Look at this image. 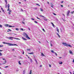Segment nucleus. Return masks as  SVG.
Instances as JSON below:
<instances>
[{
	"instance_id": "1",
	"label": "nucleus",
	"mask_w": 74,
	"mask_h": 74,
	"mask_svg": "<svg viewBox=\"0 0 74 74\" xmlns=\"http://www.w3.org/2000/svg\"><path fill=\"white\" fill-rule=\"evenodd\" d=\"M23 35L24 36H26V37L27 38H28V39H30V38H29V36H28V35H27V34H26V33L25 32L24 33H23Z\"/></svg>"
},
{
	"instance_id": "2",
	"label": "nucleus",
	"mask_w": 74,
	"mask_h": 74,
	"mask_svg": "<svg viewBox=\"0 0 74 74\" xmlns=\"http://www.w3.org/2000/svg\"><path fill=\"white\" fill-rule=\"evenodd\" d=\"M7 44H8V45H9L10 46H12L13 45H16V46H17V45L15 44H12L11 43H7Z\"/></svg>"
},
{
	"instance_id": "3",
	"label": "nucleus",
	"mask_w": 74,
	"mask_h": 74,
	"mask_svg": "<svg viewBox=\"0 0 74 74\" xmlns=\"http://www.w3.org/2000/svg\"><path fill=\"white\" fill-rule=\"evenodd\" d=\"M7 44H8V45H9L10 46H12L13 45H16V46H17V45L15 44H12L11 43H7Z\"/></svg>"
},
{
	"instance_id": "4",
	"label": "nucleus",
	"mask_w": 74,
	"mask_h": 74,
	"mask_svg": "<svg viewBox=\"0 0 74 74\" xmlns=\"http://www.w3.org/2000/svg\"><path fill=\"white\" fill-rule=\"evenodd\" d=\"M5 26H6V27H15L14 26L10 25L8 24L5 25Z\"/></svg>"
},
{
	"instance_id": "5",
	"label": "nucleus",
	"mask_w": 74,
	"mask_h": 74,
	"mask_svg": "<svg viewBox=\"0 0 74 74\" xmlns=\"http://www.w3.org/2000/svg\"><path fill=\"white\" fill-rule=\"evenodd\" d=\"M66 47H71V46L70 45L69 43H66Z\"/></svg>"
},
{
	"instance_id": "6",
	"label": "nucleus",
	"mask_w": 74,
	"mask_h": 74,
	"mask_svg": "<svg viewBox=\"0 0 74 74\" xmlns=\"http://www.w3.org/2000/svg\"><path fill=\"white\" fill-rule=\"evenodd\" d=\"M70 11H67V16H69V13H70Z\"/></svg>"
},
{
	"instance_id": "7",
	"label": "nucleus",
	"mask_w": 74,
	"mask_h": 74,
	"mask_svg": "<svg viewBox=\"0 0 74 74\" xmlns=\"http://www.w3.org/2000/svg\"><path fill=\"white\" fill-rule=\"evenodd\" d=\"M69 53L70 54H71V55H73V53L71 50H70L69 51Z\"/></svg>"
},
{
	"instance_id": "8",
	"label": "nucleus",
	"mask_w": 74,
	"mask_h": 74,
	"mask_svg": "<svg viewBox=\"0 0 74 74\" xmlns=\"http://www.w3.org/2000/svg\"><path fill=\"white\" fill-rule=\"evenodd\" d=\"M3 51V50H0V52H2ZM3 56V54H2V53H1L0 52V56Z\"/></svg>"
},
{
	"instance_id": "9",
	"label": "nucleus",
	"mask_w": 74,
	"mask_h": 74,
	"mask_svg": "<svg viewBox=\"0 0 74 74\" xmlns=\"http://www.w3.org/2000/svg\"><path fill=\"white\" fill-rule=\"evenodd\" d=\"M62 44H63V45H64V46H66V45L67 44V43H66L65 42H62Z\"/></svg>"
},
{
	"instance_id": "10",
	"label": "nucleus",
	"mask_w": 74,
	"mask_h": 74,
	"mask_svg": "<svg viewBox=\"0 0 74 74\" xmlns=\"http://www.w3.org/2000/svg\"><path fill=\"white\" fill-rule=\"evenodd\" d=\"M56 29H57V31L58 32V33H59V30L58 28L57 27H56Z\"/></svg>"
},
{
	"instance_id": "11",
	"label": "nucleus",
	"mask_w": 74,
	"mask_h": 74,
	"mask_svg": "<svg viewBox=\"0 0 74 74\" xmlns=\"http://www.w3.org/2000/svg\"><path fill=\"white\" fill-rule=\"evenodd\" d=\"M13 38H14L12 37H9V39L11 40V39H13Z\"/></svg>"
},
{
	"instance_id": "12",
	"label": "nucleus",
	"mask_w": 74,
	"mask_h": 74,
	"mask_svg": "<svg viewBox=\"0 0 74 74\" xmlns=\"http://www.w3.org/2000/svg\"><path fill=\"white\" fill-rule=\"evenodd\" d=\"M22 39H23V40H25L26 41V40H26V39L25 38L23 37H22Z\"/></svg>"
},
{
	"instance_id": "13",
	"label": "nucleus",
	"mask_w": 74,
	"mask_h": 74,
	"mask_svg": "<svg viewBox=\"0 0 74 74\" xmlns=\"http://www.w3.org/2000/svg\"><path fill=\"white\" fill-rule=\"evenodd\" d=\"M28 54H31V55H33V53H32V52H31V53H28Z\"/></svg>"
},
{
	"instance_id": "14",
	"label": "nucleus",
	"mask_w": 74,
	"mask_h": 74,
	"mask_svg": "<svg viewBox=\"0 0 74 74\" xmlns=\"http://www.w3.org/2000/svg\"><path fill=\"white\" fill-rule=\"evenodd\" d=\"M29 60H30V61L31 62H32V59L29 58Z\"/></svg>"
},
{
	"instance_id": "15",
	"label": "nucleus",
	"mask_w": 74,
	"mask_h": 74,
	"mask_svg": "<svg viewBox=\"0 0 74 74\" xmlns=\"http://www.w3.org/2000/svg\"><path fill=\"white\" fill-rule=\"evenodd\" d=\"M14 38V39H15L16 40H20V39L17 38Z\"/></svg>"
},
{
	"instance_id": "16",
	"label": "nucleus",
	"mask_w": 74,
	"mask_h": 74,
	"mask_svg": "<svg viewBox=\"0 0 74 74\" xmlns=\"http://www.w3.org/2000/svg\"><path fill=\"white\" fill-rule=\"evenodd\" d=\"M35 61L36 62V63L37 64V63H38V62H37V60L35 59Z\"/></svg>"
},
{
	"instance_id": "17",
	"label": "nucleus",
	"mask_w": 74,
	"mask_h": 74,
	"mask_svg": "<svg viewBox=\"0 0 74 74\" xmlns=\"http://www.w3.org/2000/svg\"><path fill=\"white\" fill-rule=\"evenodd\" d=\"M34 22L35 23H38V22H37L36 21H34Z\"/></svg>"
},
{
	"instance_id": "18",
	"label": "nucleus",
	"mask_w": 74,
	"mask_h": 74,
	"mask_svg": "<svg viewBox=\"0 0 74 74\" xmlns=\"http://www.w3.org/2000/svg\"><path fill=\"white\" fill-rule=\"evenodd\" d=\"M8 8H10V4H8Z\"/></svg>"
},
{
	"instance_id": "19",
	"label": "nucleus",
	"mask_w": 74,
	"mask_h": 74,
	"mask_svg": "<svg viewBox=\"0 0 74 74\" xmlns=\"http://www.w3.org/2000/svg\"><path fill=\"white\" fill-rule=\"evenodd\" d=\"M57 34L58 35V36L59 37V38L60 37V35H59V34H58V33H57Z\"/></svg>"
},
{
	"instance_id": "20",
	"label": "nucleus",
	"mask_w": 74,
	"mask_h": 74,
	"mask_svg": "<svg viewBox=\"0 0 74 74\" xmlns=\"http://www.w3.org/2000/svg\"><path fill=\"white\" fill-rule=\"evenodd\" d=\"M51 52H52L53 53H55V52H54V51H53V50H51Z\"/></svg>"
},
{
	"instance_id": "21",
	"label": "nucleus",
	"mask_w": 74,
	"mask_h": 74,
	"mask_svg": "<svg viewBox=\"0 0 74 74\" xmlns=\"http://www.w3.org/2000/svg\"><path fill=\"white\" fill-rule=\"evenodd\" d=\"M53 4H51V7H52V8H53Z\"/></svg>"
},
{
	"instance_id": "22",
	"label": "nucleus",
	"mask_w": 74,
	"mask_h": 74,
	"mask_svg": "<svg viewBox=\"0 0 74 74\" xmlns=\"http://www.w3.org/2000/svg\"><path fill=\"white\" fill-rule=\"evenodd\" d=\"M62 63H63V62H59V64H62Z\"/></svg>"
},
{
	"instance_id": "23",
	"label": "nucleus",
	"mask_w": 74,
	"mask_h": 74,
	"mask_svg": "<svg viewBox=\"0 0 74 74\" xmlns=\"http://www.w3.org/2000/svg\"><path fill=\"white\" fill-rule=\"evenodd\" d=\"M29 74H32V70H30Z\"/></svg>"
},
{
	"instance_id": "24",
	"label": "nucleus",
	"mask_w": 74,
	"mask_h": 74,
	"mask_svg": "<svg viewBox=\"0 0 74 74\" xmlns=\"http://www.w3.org/2000/svg\"><path fill=\"white\" fill-rule=\"evenodd\" d=\"M36 5H38V6H39V7H40V5H39V4L37 3L36 4Z\"/></svg>"
},
{
	"instance_id": "25",
	"label": "nucleus",
	"mask_w": 74,
	"mask_h": 74,
	"mask_svg": "<svg viewBox=\"0 0 74 74\" xmlns=\"http://www.w3.org/2000/svg\"><path fill=\"white\" fill-rule=\"evenodd\" d=\"M25 70H24L23 71V74H25Z\"/></svg>"
},
{
	"instance_id": "26",
	"label": "nucleus",
	"mask_w": 74,
	"mask_h": 74,
	"mask_svg": "<svg viewBox=\"0 0 74 74\" xmlns=\"http://www.w3.org/2000/svg\"><path fill=\"white\" fill-rule=\"evenodd\" d=\"M16 30H17V31H19V29L18 28H16Z\"/></svg>"
},
{
	"instance_id": "27",
	"label": "nucleus",
	"mask_w": 74,
	"mask_h": 74,
	"mask_svg": "<svg viewBox=\"0 0 74 74\" xmlns=\"http://www.w3.org/2000/svg\"><path fill=\"white\" fill-rule=\"evenodd\" d=\"M40 10L41 11H43V10H42L41 8H40Z\"/></svg>"
},
{
	"instance_id": "28",
	"label": "nucleus",
	"mask_w": 74,
	"mask_h": 74,
	"mask_svg": "<svg viewBox=\"0 0 74 74\" xmlns=\"http://www.w3.org/2000/svg\"><path fill=\"white\" fill-rule=\"evenodd\" d=\"M3 45H0V48H1V47H3Z\"/></svg>"
},
{
	"instance_id": "29",
	"label": "nucleus",
	"mask_w": 74,
	"mask_h": 74,
	"mask_svg": "<svg viewBox=\"0 0 74 74\" xmlns=\"http://www.w3.org/2000/svg\"><path fill=\"white\" fill-rule=\"evenodd\" d=\"M9 12H10V13H11L12 12L11 10H9Z\"/></svg>"
},
{
	"instance_id": "30",
	"label": "nucleus",
	"mask_w": 74,
	"mask_h": 74,
	"mask_svg": "<svg viewBox=\"0 0 74 74\" xmlns=\"http://www.w3.org/2000/svg\"><path fill=\"white\" fill-rule=\"evenodd\" d=\"M3 44H7V43H6L5 42H3Z\"/></svg>"
},
{
	"instance_id": "31",
	"label": "nucleus",
	"mask_w": 74,
	"mask_h": 74,
	"mask_svg": "<svg viewBox=\"0 0 74 74\" xmlns=\"http://www.w3.org/2000/svg\"><path fill=\"white\" fill-rule=\"evenodd\" d=\"M41 54H42V56H45V55H44V54H43L42 53H41Z\"/></svg>"
},
{
	"instance_id": "32",
	"label": "nucleus",
	"mask_w": 74,
	"mask_h": 74,
	"mask_svg": "<svg viewBox=\"0 0 74 74\" xmlns=\"http://www.w3.org/2000/svg\"><path fill=\"white\" fill-rule=\"evenodd\" d=\"M42 30L43 31H44V32H45V30H44V29H42Z\"/></svg>"
},
{
	"instance_id": "33",
	"label": "nucleus",
	"mask_w": 74,
	"mask_h": 74,
	"mask_svg": "<svg viewBox=\"0 0 74 74\" xmlns=\"http://www.w3.org/2000/svg\"><path fill=\"white\" fill-rule=\"evenodd\" d=\"M55 53V55H56V56H58V54L56 53Z\"/></svg>"
},
{
	"instance_id": "34",
	"label": "nucleus",
	"mask_w": 74,
	"mask_h": 74,
	"mask_svg": "<svg viewBox=\"0 0 74 74\" xmlns=\"http://www.w3.org/2000/svg\"><path fill=\"white\" fill-rule=\"evenodd\" d=\"M50 45L51 47H52V44L51 43H50Z\"/></svg>"
},
{
	"instance_id": "35",
	"label": "nucleus",
	"mask_w": 74,
	"mask_h": 74,
	"mask_svg": "<svg viewBox=\"0 0 74 74\" xmlns=\"http://www.w3.org/2000/svg\"><path fill=\"white\" fill-rule=\"evenodd\" d=\"M41 16V17H43V18H44V16Z\"/></svg>"
},
{
	"instance_id": "36",
	"label": "nucleus",
	"mask_w": 74,
	"mask_h": 74,
	"mask_svg": "<svg viewBox=\"0 0 74 74\" xmlns=\"http://www.w3.org/2000/svg\"><path fill=\"white\" fill-rule=\"evenodd\" d=\"M20 61H19V62H18V63H19V64H20V65H21V63H20Z\"/></svg>"
},
{
	"instance_id": "37",
	"label": "nucleus",
	"mask_w": 74,
	"mask_h": 74,
	"mask_svg": "<svg viewBox=\"0 0 74 74\" xmlns=\"http://www.w3.org/2000/svg\"><path fill=\"white\" fill-rule=\"evenodd\" d=\"M8 66H5V68H8Z\"/></svg>"
},
{
	"instance_id": "38",
	"label": "nucleus",
	"mask_w": 74,
	"mask_h": 74,
	"mask_svg": "<svg viewBox=\"0 0 74 74\" xmlns=\"http://www.w3.org/2000/svg\"><path fill=\"white\" fill-rule=\"evenodd\" d=\"M22 23H23V24H25V22H23V21H22Z\"/></svg>"
},
{
	"instance_id": "39",
	"label": "nucleus",
	"mask_w": 74,
	"mask_h": 74,
	"mask_svg": "<svg viewBox=\"0 0 74 74\" xmlns=\"http://www.w3.org/2000/svg\"><path fill=\"white\" fill-rule=\"evenodd\" d=\"M27 51H30V49H27Z\"/></svg>"
},
{
	"instance_id": "40",
	"label": "nucleus",
	"mask_w": 74,
	"mask_h": 74,
	"mask_svg": "<svg viewBox=\"0 0 74 74\" xmlns=\"http://www.w3.org/2000/svg\"><path fill=\"white\" fill-rule=\"evenodd\" d=\"M52 25L53 27H55V25H54V24H52Z\"/></svg>"
},
{
	"instance_id": "41",
	"label": "nucleus",
	"mask_w": 74,
	"mask_h": 74,
	"mask_svg": "<svg viewBox=\"0 0 74 74\" xmlns=\"http://www.w3.org/2000/svg\"><path fill=\"white\" fill-rule=\"evenodd\" d=\"M7 4H6L5 5V8H7Z\"/></svg>"
},
{
	"instance_id": "42",
	"label": "nucleus",
	"mask_w": 74,
	"mask_h": 74,
	"mask_svg": "<svg viewBox=\"0 0 74 74\" xmlns=\"http://www.w3.org/2000/svg\"><path fill=\"white\" fill-rule=\"evenodd\" d=\"M5 2H7V0H5Z\"/></svg>"
},
{
	"instance_id": "43",
	"label": "nucleus",
	"mask_w": 74,
	"mask_h": 74,
	"mask_svg": "<svg viewBox=\"0 0 74 74\" xmlns=\"http://www.w3.org/2000/svg\"><path fill=\"white\" fill-rule=\"evenodd\" d=\"M2 11H3V12L5 13V12H4V10H2Z\"/></svg>"
},
{
	"instance_id": "44",
	"label": "nucleus",
	"mask_w": 74,
	"mask_h": 74,
	"mask_svg": "<svg viewBox=\"0 0 74 74\" xmlns=\"http://www.w3.org/2000/svg\"><path fill=\"white\" fill-rule=\"evenodd\" d=\"M47 3L48 4H49V2L47 1Z\"/></svg>"
},
{
	"instance_id": "45",
	"label": "nucleus",
	"mask_w": 74,
	"mask_h": 74,
	"mask_svg": "<svg viewBox=\"0 0 74 74\" xmlns=\"http://www.w3.org/2000/svg\"><path fill=\"white\" fill-rule=\"evenodd\" d=\"M21 30L23 31V28H21Z\"/></svg>"
},
{
	"instance_id": "46",
	"label": "nucleus",
	"mask_w": 74,
	"mask_h": 74,
	"mask_svg": "<svg viewBox=\"0 0 74 74\" xmlns=\"http://www.w3.org/2000/svg\"><path fill=\"white\" fill-rule=\"evenodd\" d=\"M64 3V1H62L61 2V3Z\"/></svg>"
},
{
	"instance_id": "47",
	"label": "nucleus",
	"mask_w": 74,
	"mask_h": 74,
	"mask_svg": "<svg viewBox=\"0 0 74 74\" xmlns=\"http://www.w3.org/2000/svg\"><path fill=\"white\" fill-rule=\"evenodd\" d=\"M8 13L9 14V15H10V14H11V13L10 12Z\"/></svg>"
},
{
	"instance_id": "48",
	"label": "nucleus",
	"mask_w": 74,
	"mask_h": 74,
	"mask_svg": "<svg viewBox=\"0 0 74 74\" xmlns=\"http://www.w3.org/2000/svg\"><path fill=\"white\" fill-rule=\"evenodd\" d=\"M7 38H8V39H9V37H8L7 36L6 37Z\"/></svg>"
},
{
	"instance_id": "49",
	"label": "nucleus",
	"mask_w": 74,
	"mask_h": 74,
	"mask_svg": "<svg viewBox=\"0 0 74 74\" xmlns=\"http://www.w3.org/2000/svg\"><path fill=\"white\" fill-rule=\"evenodd\" d=\"M73 12H74V11L72 12H71V14H73Z\"/></svg>"
},
{
	"instance_id": "50",
	"label": "nucleus",
	"mask_w": 74,
	"mask_h": 74,
	"mask_svg": "<svg viewBox=\"0 0 74 74\" xmlns=\"http://www.w3.org/2000/svg\"><path fill=\"white\" fill-rule=\"evenodd\" d=\"M37 18H38V19H40H40L39 18H38V17H37Z\"/></svg>"
},
{
	"instance_id": "51",
	"label": "nucleus",
	"mask_w": 74,
	"mask_h": 74,
	"mask_svg": "<svg viewBox=\"0 0 74 74\" xmlns=\"http://www.w3.org/2000/svg\"><path fill=\"white\" fill-rule=\"evenodd\" d=\"M0 27H2V25H1L0 24Z\"/></svg>"
},
{
	"instance_id": "52",
	"label": "nucleus",
	"mask_w": 74,
	"mask_h": 74,
	"mask_svg": "<svg viewBox=\"0 0 74 74\" xmlns=\"http://www.w3.org/2000/svg\"><path fill=\"white\" fill-rule=\"evenodd\" d=\"M10 10V8H8V11H9Z\"/></svg>"
},
{
	"instance_id": "53",
	"label": "nucleus",
	"mask_w": 74,
	"mask_h": 74,
	"mask_svg": "<svg viewBox=\"0 0 74 74\" xmlns=\"http://www.w3.org/2000/svg\"><path fill=\"white\" fill-rule=\"evenodd\" d=\"M53 14L54 15H56V14L54 13H53Z\"/></svg>"
},
{
	"instance_id": "54",
	"label": "nucleus",
	"mask_w": 74,
	"mask_h": 74,
	"mask_svg": "<svg viewBox=\"0 0 74 74\" xmlns=\"http://www.w3.org/2000/svg\"><path fill=\"white\" fill-rule=\"evenodd\" d=\"M49 66L50 67H51V65L49 64Z\"/></svg>"
},
{
	"instance_id": "55",
	"label": "nucleus",
	"mask_w": 74,
	"mask_h": 74,
	"mask_svg": "<svg viewBox=\"0 0 74 74\" xmlns=\"http://www.w3.org/2000/svg\"><path fill=\"white\" fill-rule=\"evenodd\" d=\"M28 29L29 30H30V28H28Z\"/></svg>"
},
{
	"instance_id": "56",
	"label": "nucleus",
	"mask_w": 74,
	"mask_h": 74,
	"mask_svg": "<svg viewBox=\"0 0 74 74\" xmlns=\"http://www.w3.org/2000/svg\"><path fill=\"white\" fill-rule=\"evenodd\" d=\"M8 30H9L10 31H11V30L10 29H8Z\"/></svg>"
},
{
	"instance_id": "57",
	"label": "nucleus",
	"mask_w": 74,
	"mask_h": 74,
	"mask_svg": "<svg viewBox=\"0 0 74 74\" xmlns=\"http://www.w3.org/2000/svg\"><path fill=\"white\" fill-rule=\"evenodd\" d=\"M1 10H3V8H1Z\"/></svg>"
},
{
	"instance_id": "58",
	"label": "nucleus",
	"mask_w": 74,
	"mask_h": 74,
	"mask_svg": "<svg viewBox=\"0 0 74 74\" xmlns=\"http://www.w3.org/2000/svg\"><path fill=\"white\" fill-rule=\"evenodd\" d=\"M21 11H23V10H22V9H21Z\"/></svg>"
},
{
	"instance_id": "59",
	"label": "nucleus",
	"mask_w": 74,
	"mask_h": 74,
	"mask_svg": "<svg viewBox=\"0 0 74 74\" xmlns=\"http://www.w3.org/2000/svg\"><path fill=\"white\" fill-rule=\"evenodd\" d=\"M14 49H12V51H14Z\"/></svg>"
},
{
	"instance_id": "60",
	"label": "nucleus",
	"mask_w": 74,
	"mask_h": 74,
	"mask_svg": "<svg viewBox=\"0 0 74 74\" xmlns=\"http://www.w3.org/2000/svg\"><path fill=\"white\" fill-rule=\"evenodd\" d=\"M23 54H24V51H23Z\"/></svg>"
},
{
	"instance_id": "61",
	"label": "nucleus",
	"mask_w": 74,
	"mask_h": 74,
	"mask_svg": "<svg viewBox=\"0 0 74 74\" xmlns=\"http://www.w3.org/2000/svg\"><path fill=\"white\" fill-rule=\"evenodd\" d=\"M2 59H3V60H5V59H4V58H3Z\"/></svg>"
},
{
	"instance_id": "62",
	"label": "nucleus",
	"mask_w": 74,
	"mask_h": 74,
	"mask_svg": "<svg viewBox=\"0 0 74 74\" xmlns=\"http://www.w3.org/2000/svg\"><path fill=\"white\" fill-rule=\"evenodd\" d=\"M5 63H6V60H5Z\"/></svg>"
},
{
	"instance_id": "63",
	"label": "nucleus",
	"mask_w": 74,
	"mask_h": 74,
	"mask_svg": "<svg viewBox=\"0 0 74 74\" xmlns=\"http://www.w3.org/2000/svg\"><path fill=\"white\" fill-rule=\"evenodd\" d=\"M40 67H42V65H40Z\"/></svg>"
},
{
	"instance_id": "64",
	"label": "nucleus",
	"mask_w": 74,
	"mask_h": 74,
	"mask_svg": "<svg viewBox=\"0 0 74 74\" xmlns=\"http://www.w3.org/2000/svg\"><path fill=\"white\" fill-rule=\"evenodd\" d=\"M73 62L74 63V59L73 60Z\"/></svg>"
}]
</instances>
